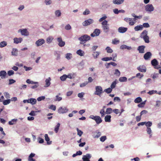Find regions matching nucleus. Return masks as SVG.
<instances>
[{"label": "nucleus", "mask_w": 161, "mask_h": 161, "mask_svg": "<svg viewBox=\"0 0 161 161\" xmlns=\"http://www.w3.org/2000/svg\"><path fill=\"white\" fill-rule=\"evenodd\" d=\"M90 39V36L86 34L78 38V40L80 41V43L82 44H84Z\"/></svg>", "instance_id": "1"}, {"label": "nucleus", "mask_w": 161, "mask_h": 161, "mask_svg": "<svg viewBox=\"0 0 161 161\" xmlns=\"http://www.w3.org/2000/svg\"><path fill=\"white\" fill-rule=\"evenodd\" d=\"M102 28L104 31L105 32H108L109 31V25L108 24V21L106 20H104L101 23Z\"/></svg>", "instance_id": "2"}, {"label": "nucleus", "mask_w": 161, "mask_h": 161, "mask_svg": "<svg viewBox=\"0 0 161 161\" xmlns=\"http://www.w3.org/2000/svg\"><path fill=\"white\" fill-rule=\"evenodd\" d=\"M103 92L102 88L101 86H97L96 87V91L94 92L95 95L100 96Z\"/></svg>", "instance_id": "3"}, {"label": "nucleus", "mask_w": 161, "mask_h": 161, "mask_svg": "<svg viewBox=\"0 0 161 161\" xmlns=\"http://www.w3.org/2000/svg\"><path fill=\"white\" fill-rule=\"evenodd\" d=\"M151 64L156 69H158L160 68V65H158V62L156 59L152 60L151 61Z\"/></svg>", "instance_id": "4"}, {"label": "nucleus", "mask_w": 161, "mask_h": 161, "mask_svg": "<svg viewBox=\"0 0 161 161\" xmlns=\"http://www.w3.org/2000/svg\"><path fill=\"white\" fill-rule=\"evenodd\" d=\"M45 43V41L43 39H38L35 42L36 45L37 47H39L43 44Z\"/></svg>", "instance_id": "5"}, {"label": "nucleus", "mask_w": 161, "mask_h": 161, "mask_svg": "<svg viewBox=\"0 0 161 161\" xmlns=\"http://www.w3.org/2000/svg\"><path fill=\"white\" fill-rule=\"evenodd\" d=\"M68 109L65 107L63 108L60 107L58 110V112L60 114H64L68 112Z\"/></svg>", "instance_id": "6"}, {"label": "nucleus", "mask_w": 161, "mask_h": 161, "mask_svg": "<svg viewBox=\"0 0 161 161\" xmlns=\"http://www.w3.org/2000/svg\"><path fill=\"white\" fill-rule=\"evenodd\" d=\"M93 22V20L92 19H89L85 20L82 23V25L84 26H86L89 25Z\"/></svg>", "instance_id": "7"}, {"label": "nucleus", "mask_w": 161, "mask_h": 161, "mask_svg": "<svg viewBox=\"0 0 161 161\" xmlns=\"http://www.w3.org/2000/svg\"><path fill=\"white\" fill-rule=\"evenodd\" d=\"M100 33V30L99 29H95L92 33L91 34V36L92 37L98 36Z\"/></svg>", "instance_id": "8"}, {"label": "nucleus", "mask_w": 161, "mask_h": 161, "mask_svg": "<svg viewBox=\"0 0 161 161\" xmlns=\"http://www.w3.org/2000/svg\"><path fill=\"white\" fill-rule=\"evenodd\" d=\"M154 8L152 4H147L145 7V10L147 11L151 12L154 10Z\"/></svg>", "instance_id": "9"}, {"label": "nucleus", "mask_w": 161, "mask_h": 161, "mask_svg": "<svg viewBox=\"0 0 161 161\" xmlns=\"http://www.w3.org/2000/svg\"><path fill=\"white\" fill-rule=\"evenodd\" d=\"M57 40L58 42V45L60 47H62L64 46L65 44V42L62 41L61 37H60L58 38Z\"/></svg>", "instance_id": "10"}, {"label": "nucleus", "mask_w": 161, "mask_h": 161, "mask_svg": "<svg viewBox=\"0 0 161 161\" xmlns=\"http://www.w3.org/2000/svg\"><path fill=\"white\" fill-rule=\"evenodd\" d=\"M137 69L140 72H145L146 71V67L144 65L140 66L137 68Z\"/></svg>", "instance_id": "11"}, {"label": "nucleus", "mask_w": 161, "mask_h": 161, "mask_svg": "<svg viewBox=\"0 0 161 161\" xmlns=\"http://www.w3.org/2000/svg\"><path fill=\"white\" fill-rule=\"evenodd\" d=\"M152 55L151 53L149 52H147L144 55V58L146 60L149 59Z\"/></svg>", "instance_id": "12"}, {"label": "nucleus", "mask_w": 161, "mask_h": 161, "mask_svg": "<svg viewBox=\"0 0 161 161\" xmlns=\"http://www.w3.org/2000/svg\"><path fill=\"white\" fill-rule=\"evenodd\" d=\"M128 28L126 27H120L118 29V31L120 33H124L127 30Z\"/></svg>", "instance_id": "13"}, {"label": "nucleus", "mask_w": 161, "mask_h": 161, "mask_svg": "<svg viewBox=\"0 0 161 161\" xmlns=\"http://www.w3.org/2000/svg\"><path fill=\"white\" fill-rule=\"evenodd\" d=\"M91 158V156L89 154H87L85 155H84L83 158V161H90V158Z\"/></svg>", "instance_id": "14"}, {"label": "nucleus", "mask_w": 161, "mask_h": 161, "mask_svg": "<svg viewBox=\"0 0 161 161\" xmlns=\"http://www.w3.org/2000/svg\"><path fill=\"white\" fill-rule=\"evenodd\" d=\"M51 80V79L50 77H49L48 78L46 79L45 80V85L44 86L45 87H49L50 84L51 82L50 81Z\"/></svg>", "instance_id": "15"}, {"label": "nucleus", "mask_w": 161, "mask_h": 161, "mask_svg": "<svg viewBox=\"0 0 161 161\" xmlns=\"http://www.w3.org/2000/svg\"><path fill=\"white\" fill-rule=\"evenodd\" d=\"M20 31L22 35L27 36L28 35V32L26 29H20L19 31Z\"/></svg>", "instance_id": "16"}, {"label": "nucleus", "mask_w": 161, "mask_h": 161, "mask_svg": "<svg viewBox=\"0 0 161 161\" xmlns=\"http://www.w3.org/2000/svg\"><path fill=\"white\" fill-rule=\"evenodd\" d=\"M145 46H140L138 47V50L140 53H143L144 52Z\"/></svg>", "instance_id": "17"}, {"label": "nucleus", "mask_w": 161, "mask_h": 161, "mask_svg": "<svg viewBox=\"0 0 161 161\" xmlns=\"http://www.w3.org/2000/svg\"><path fill=\"white\" fill-rule=\"evenodd\" d=\"M130 19H130L129 20V24L130 25L132 26L134 25L136 23V19L135 18H130Z\"/></svg>", "instance_id": "18"}, {"label": "nucleus", "mask_w": 161, "mask_h": 161, "mask_svg": "<svg viewBox=\"0 0 161 161\" xmlns=\"http://www.w3.org/2000/svg\"><path fill=\"white\" fill-rule=\"evenodd\" d=\"M14 43L16 44H18L20 43L22 41V39L21 38H15L14 39Z\"/></svg>", "instance_id": "19"}, {"label": "nucleus", "mask_w": 161, "mask_h": 161, "mask_svg": "<svg viewBox=\"0 0 161 161\" xmlns=\"http://www.w3.org/2000/svg\"><path fill=\"white\" fill-rule=\"evenodd\" d=\"M35 154L34 153H31L30 155L28 158V160L29 161H36L35 159L32 158L33 157L35 156Z\"/></svg>", "instance_id": "20"}, {"label": "nucleus", "mask_w": 161, "mask_h": 161, "mask_svg": "<svg viewBox=\"0 0 161 161\" xmlns=\"http://www.w3.org/2000/svg\"><path fill=\"white\" fill-rule=\"evenodd\" d=\"M95 120L96 122V123L97 124L100 123L102 121L101 118L98 116H97V117Z\"/></svg>", "instance_id": "21"}, {"label": "nucleus", "mask_w": 161, "mask_h": 161, "mask_svg": "<svg viewBox=\"0 0 161 161\" xmlns=\"http://www.w3.org/2000/svg\"><path fill=\"white\" fill-rule=\"evenodd\" d=\"M45 140L47 142V143L48 144H51L52 141H50V138L48 136L47 134L45 135Z\"/></svg>", "instance_id": "22"}, {"label": "nucleus", "mask_w": 161, "mask_h": 161, "mask_svg": "<svg viewBox=\"0 0 161 161\" xmlns=\"http://www.w3.org/2000/svg\"><path fill=\"white\" fill-rule=\"evenodd\" d=\"M124 1V0H113V3L115 4H120L122 3Z\"/></svg>", "instance_id": "23"}, {"label": "nucleus", "mask_w": 161, "mask_h": 161, "mask_svg": "<svg viewBox=\"0 0 161 161\" xmlns=\"http://www.w3.org/2000/svg\"><path fill=\"white\" fill-rule=\"evenodd\" d=\"M120 49H126L128 50H130L131 49V47H130L128 46L125 45H121L120 47Z\"/></svg>", "instance_id": "24"}, {"label": "nucleus", "mask_w": 161, "mask_h": 161, "mask_svg": "<svg viewBox=\"0 0 161 161\" xmlns=\"http://www.w3.org/2000/svg\"><path fill=\"white\" fill-rule=\"evenodd\" d=\"M111 116L110 115H107L104 118L105 121L106 122H110L111 121Z\"/></svg>", "instance_id": "25"}, {"label": "nucleus", "mask_w": 161, "mask_h": 161, "mask_svg": "<svg viewBox=\"0 0 161 161\" xmlns=\"http://www.w3.org/2000/svg\"><path fill=\"white\" fill-rule=\"evenodd\" d=\"M18 51L16 48H13L12 54L13 56H17L18 55Z\"/></svg>", "instance_id": "26"}, {"label": "nucleus", "mask_w": 161, "mask_h": 161, "mask_svg": "<svg viewBox=\"0 0 161 161\" xmlns=\"http://www.w3.org/2000/svg\"><path fill=\"white\" fill-rule=\"evenodd\" d=\"M76 76V74L75 73H69L68 75H67V78L71 79L74 78Z\"/></svg>", "instance_id": "27"}, {"label": "nucleus", "mask_w": 161, "mask_h": 161, "mask_svg": "<svg viewBox=\"0 0 161 161\" xmlns=\"http://www.w3.org/2000/svg\"><path fill=\"white\" fill-rule=\"evenodd\" d=\"M76 53L80 56H83L84 55V52L83 51L79 49L77 51Z\"/></svg>", "instance_id": "28"}, {"label": "nucleus", "mask_w": 161, "mask_h": 161, "mask_svg": "<svg viewBox=\"0 0 161 161\" xmlns=\"http://www.w3.org/2000/svg\"><path fill=\"white\" fill-rule=\"evenodd\" d=\"M147 31L146 30L143 31V32L141 33L140 35V37L143 38L144 36H147Z\"/></svg>", "instance_id": "29"}, {"label": "nucleus", "mask_w": 161, "mask_h": 161, "mask_svg": "<svg viewBox=\"0 0 161 161\" xmlns=\"http://www.w3.org/2000/svg\"><path fill=\"white\" fill-rule=\"evenodd\" d=\"M7 42L3 41L0 42V47L2 48L7 46Z\"/></svg>", "instance_id": "30"}, {"label": "nucleus", "mask_w": 161, "mask_h": 161, "mask_svg": "<svg viewBox=\"0 0 161 161\" xmlns=\"http://www.w3.org/2000/svg\"><path fill=\"white\" fill-rule=\"evenodd\" d=\"M143 29V26L142 25H137L134 28V30L136 31H138L139 30H142Z\"/></svg>", "instance_id": "31"}, {"label": "nucleus", "mask_w": 161, "mask_h": 161, "mask_svg": "<svg viewBox=\"0 0 161 161\" xmlns=\"http://www.w3.org/2000/svg\"><path fill=\"white\" fill-rule=\"evenodd\" d=\"M113 110L110 108H107L105 113L107 114H110L113 112Z\"/></svg>", "instance_id": "32"}, {"label": "nucleus", "mask_w": 161, "mask_h": 161, "mask_svg": "<svg viewBox=\"0 0 161 161\" xmlns=\"http://www.w3.org/2000/svg\"><path fill=\"white\" fill-rule=\"evenodd\" d=\"M29 101V103H31L32 105L35 104L36 103V100L35 98H31L30 99Z\"/></svg>", "instance_id": "33"}, {"label": "nucleus", "mask_w": 161, "mask_h": 161, "mask_svg": "<svg viewBox=\"0 0 161 161\" xmlns=\"http://www.w3.org/2000/svg\"><path fill=\"white\" fill-rule=\"evenodd\" d=\"M110 65H112L114 66H115L117 65L115 63L113 62H111L110 63H107L106 68H108L109 66Z\"/></svg>", "instance_id": "34"}, {"label": "nucleus", "mask_w": 161, "mask_h": 161, "mask_svg": "<svg viewBox=\"0 0 161 161\" xmlns=\"http://www.w3.org/2000/svg\"><path fill=\"white\" fill-rule=\"evenodd\" d=\"M119 80L120 82H125L127 81V78L125 77H120Z\"/></svg>", "instance_id": "35"}, {"label": "nucleus", "mask_w": 161, "mask_h": 161, "mask_svg": "<svg viewBox=\"0 0 161 161\" xmlns=\"http://www.w3.org/2000/svg\"><path fill=\"white\" fill-rule=\"evenodd\" d=\"M60 126V124L59 123H58L57 124V125L54 128V131L56 133H58V130L59 129V128Z\"/></svg>", "instance_id": "36"}, {"label": "nucleus", "mask_w": 161, "mask_h": 161, "mask_svg": "<svg viewBox=\"0 0 161 161\" xmlns=\"http://www.w3.org/2000/svg\"><path fill=\"white\" fill-rule=\"evenodd\" d=\"M17 120V119H13L11 121L8 122V124L9 125H12L15 124Z\"/></svg>", "instance_id": "37"}, {"label": "nucleus", "mask_w": 161, "mask_h": 161, "mask_svg": "<svg viewBox=\"0 0 161 161\" xmlns=\"http://www.w3.org/2000/svg\"><path fill=\"white\" fill-rule=\"evenodd\" d=\"M142 101V99L140 97L136 98L134 100V102L136 103H139Z\"/></svg>", "instance_id": "38"}, {"label": "nucleus", "mask_w": 161, "mask_h": 161, "mask_svg": "<svg viewBox=\"0 0 161 161\" xmlns=\"http://www.w3.org/2000/svg\"><path fill=\"white\" fill-rule=\"evenodd\" d=\"M142 38L146 43H148L149 42V37L147 35L146 36H144Z\"/></svg>", "instance_id": "39"}, {"label": "nucleus", "mask_w": 161, "mask_h": 161, "mask_svg": "<svg viewBox=\"0 0 161 161\" xmlns=\"http://www.w3.org/2000/svg\"><path fill=\"white\" fill-rule=\"evenodd\" d=\"M76 130L77 131V135L79 136H81L83 134V132L81 130H80L78 128H77Z\"/></svg>", "instance_id": "40"}, {"label": "nucleus", "mask_w": 161, "mask_h": 161, "mask_svg": "<svg viewBox=\"0 0 161 161\" xmlns=\"http://www.w3.org/2000/svg\"><path fill=\"white\" fill-rule=\"evenodd\" d=\"M67 78V75L64 74L60 77V79L62 81H65Z\"/></svg>", "instance_id": "41"}, {"label": "nucleus", "mask_w": 161, "mask_h": 161, "mask_svg": "<svg viewBox=\"0 0 161 161\" xmlns=\"http://www.w3.org/2000/svg\"><path fill=\"white\" fill-rule=\"evenodd\" d=\"M99 54V52H93L92 55L94 57V58H97V56Z\"/></svg>", "instance_id": "42"}, {"label": "nucleus", "mask_w": 161, "mask_h": 161, "mask_svg": "<svg viewBox=\"0 0 161 161\" xmlns=\"http://www.w3.org/2000/svg\"><path fill=\"white\" fill-rule=\"evenodd\" d=\"M106 50L108 53H111L113 52V50L110 48V47H107L106 48Z\"/></svg>", "instance_id": "43"}, {"label": "nucleus", "mask_w": 161, "mask_h": 161, "mask_svg": "<svg viewBox=\"0 0 161 161\" xmlns=\"http://www.w3.org/2000/svg\"><path fill=\"white\" fill-rule=\"evenodd\" d=\"M102 60L103 61H108V60H112V58L111 57H105V58H103L102 59Z\"/></svg>", "instance_id": "44"}, {"label": "nucleus", "mask_w": 161, "mask_h": 161, "mask_svg": "<svg viewBox=\"0 0 161 161\" xmlns=\"http://www.w3.org/2000/svg\"><path fill=\"white\" fill-rule=\"evenodd\" d=\"M10 102V99H7L4 100L3 102V104L4 105H6L9 104Z\"/></svg>", "instance_id": "45"}, {"label": "nucleus", "mask_w": 161, "mask_h": 161, "mask_svg": "<svg viewBox=\"0 0 161 161\" xmlns=\"http://www.w3.org/2000/svg\"><path fill=\"white\" fill-rule=\"evenodd\" d=\"M147 131L148 134L150 135V136L152 135V130L150 128L147 127Z\"/></svg>", "instance_id": "46"}, {"label": "nucleus", "mask_w": 161, "mask_h": 161, "mask_svg": "<svg viewBox=\"0 0 161 161\" xmlns=\"http://www.w3.org/2000/svg\"><path fill=\"white\" fill-rule=\"evenodd\" d=\"M119 42V41L116 38H114L112 41V43L114 44H116Z\"/></svg>", "instance_id": "47"}, {"label": "nucleus", "mask_w": 161, "mask_h": 161, "mask_svg": "<svg viewBox=\"0 0 161 161\" xmlns=\"http://www.w3.org/2000/svg\"><path fill=\"white\" fill-rule=\"evenodd\" d=\"M55 14L56 16L59 17L61 15V13L60 11L59 10H56L55 12Z\"/></svg>", "instance_id": "48"}, {"label": "nucleus", "mask_w": 161, "mask_h": 161, "mask_svg": "<svg viewBox=\"0 0 161 161\" xmlns=\"http://www.w3.org/2000/svg\"><path fill=\"white\" fill-rule=\"evenodd\" d=\"M145 124L147 128L151 126L152 125V123L151 121H148L147 122H146Z\"/></svg>", "instance_id": "49"}, {"label": "nucleus", "mask_w": 161, "mask_h": 161, "mask_svg": "<svg viewBox=\"0 0 161 161\" xmlns=\"http://www.w3.org/2000/svg\"><path fill=\"white\" fill-rule=\"evenodd\" d=\"M72 57V54L70 53H67L66 55V58L68 59H69Z\"/></svg>", "instance_id": "50"}, {"label": "nucleus", "mask_w": 161, "mask_h": 161, "mask_svg": "<svg viewBox=\"0 0 161 161\" xmlns=\"http://www.w3.org/2000/svg\"><path fill=\"white\" fill-rule=\"evenodd\" d=\"M3 94L5 97L6 98L8 99L10 98V95L7 92H5L3 93Z\"/></svg>", "instance_id": "51"}, {"label": "nucleus", "mask_w": 161, "mask_h": 161, "mask_svg": "<svg viewBox=\"0 0 161 161\" xmlns=\"http://www.w3.org/2000/svg\"><path fill=\"white\" fill-rule=\"evenodd\" d=\"M112 91V89L111 88H108L104 90V91L107 93H110Z\"/></svg>", "instance_id": "52"}, {"label": "nucleus", "mask_w": 161, "mask_h": 161, "mask_svg": "<svg viewBox=\"0 0 161 161\" xmlns=\"http://www.w3.org/2000/svg\"><path fill=\"white\" fill-rule=\"evenodd\" d=\"M53 40V38L50 37H48L46 40L47 42L48 43H50Z\"/></svg>", "instance_id": "53"}, {"label": "nucleus", "mask_w": 161, "mask_h": 161, "mask_svg": "<svg viewBox=\"0 0 161 161\" xmlns=\"http://www.w3.org/2000/svg\"><path fill=\"white\" fill-rule=\"evenodd\" d=\"M120 72L118 69H116L114 74L116 75L117 76H119L120 75Z\"/></svg>", "instance_id": "54"}, {"label": "nucleus", "mask_w": 161, "mask_h": 161, "mask_svg": "<svg viewBox=\"0 0 161 161\" xmlns=\"http://www.w3.org/2000/svg\"><path fill=\"white\" fill-rule=\"evenodd\" d=\"M116 81H113L111 85V88L112 89H113L114 87H115L116 85Z\"/></svg>", "instance_id": "55"}, {"label": "nucleus", "mask_w": 161, "mask_h": 161, "mask_svg": "<svg viewBox=\"0 0 161 161\" xmlns=\"http://www.w3.org/2000/svg\"><path fill=\"white\" fill-rule=\"evenodd\" d=\"M49 108L55 111L56 109V107L55 105H52L50 106Z\"/></svg>", "instance_id": "56"}, {"label": "nucleus", "mask_w": 161, "mask_h": 161, "mask_svg": "<svg viewBox=\"0 0 161 161\" xmlns=\"http://www.w3.org/2000/svg\"><path fill=\"white\" fill-rule=\"evenodd\" d=\"M56 98L55 99V101H61L62 99V97H59L58 95H57L56 96Z\"/></svg>", "instance_id": "57"}, {"label": "nucleus", "mask_w": 161, "mask_h": 161, "mask_svg": "<svg viewBox=\"0 0 161 161\" xmlns=\"http://www.w3.org/2000/svg\"><path fill=\"white\" fill-rule=\"evenodd\" d=\"M88 84V82L87 81H85L84 82L81 83L80 84V86L81 87H83L85 86L86 85H87Z\"/></svg>", "instance_id": "58"}, {"label": "nucleus", "mask_w": 161, "mask_h": 161, "mask_svg": "<svg viewBox=\"0 0 161 161\" xmlns=\"http://www.w3.org/2000/svg\"><path fill=\"white\" fill-rule=\"evenodd\" d=\"M100 114L101 115V117H103L105 115L104 110L103 109H102L100 110Z\"/></svg>", "instance_id": "59"}, {"label": "nucleus", "mask_w": 161, "mask_h": 161, "mask_svg": "<svg viewBox=\"0 0 161 161\" xmlns=\"http://www.w3.org/2000/svg\"><path fill=\"white\" fill-rule=\"evenodd\" d=\"M45 99V97L42 96L38 97L37 99V100L38 101H40L42 100H44Z\"/></svg>", "instance_id": "60"}, {"label": "nucleus", "mask_w": 161, "mask_h": 161, "mask_svg": "<svg viewBox=\"0 0 161 161\" xmlns=\"http://www.w3.org/2000/svg\"><path fill=\"white\" fill-rule=\"evenodd\" d=\"M106 139V136H101L100 138V141L102 142H104Z\"/></svg>", "instance_id": "61"}, {"label": "nucleus", "mask_w": 161, "mask_h": 161, "mask_svg": "<svg viewBox=\"0 0 161 161\" xmlns=\"http://www.w3.org/2000/svg\"><path fill=\"white\" fill-rule=\"evenodd\" d=\"M52 3V0H45V3L47 5H50Z\"/></svg>", "instance_id": "62"}, {"label": "nucleus", "mask_w": 161, "mask_h": 161, "mask_svg": "<svg viewBox=\"0 0 161 161\" xmlns=\"http://www.w3.org/2000/svg\"><path fill=\"white\" fill-rule=\"evenodd\" d=\"M143 27H145V28H148L150 27V25L148 23H144L143 24V25H142Z\"/></svg>", "instance_id": "63"}, {"label": "nucleus", "mask_w": 161, "mask_h": 161, "mask_svg": "<svg viewBox=\"0 0 161 161\" xmlns=\"http://www.w3.org/2000/svg\"><path fill=\"white\" fill-rule=\"evenodd\" d=\"M14 74V71L12 70H9L8 72V74L9 76H11Z\"/></svg>", "instance_id": "64"}]
</instances>
